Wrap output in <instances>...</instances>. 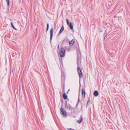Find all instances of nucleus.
I'll return each instance as SVG.
<instances>
[{
	"label": "nucleus",
	"mask_w": 130,
	"mask_h": 130,
	"mask_svg": "<svg viewBox=\"0 0 130 130\" xmlns=\"http://www.w3.org/2000/svg\"><path fill=\"white\" fill-rule=\"evenodd\" d=\"M60 113L61 115L64 117H67V113L66 111L62 108H61L60 109Z\"/></svg>",
	"instance_id": "nucleus-1"
},
{
	"label": "nucleus",
	"mask_w": 130,
	"mask_h": 130,
	"mask_svg": "<svg viewBox=\"0 0 130 130\" xmlns=\"http://www.w3.org/2000/svg\"><path fill=\"white\" fill-rule=\"evenodd\" d=\"M65 53V51L64 49L62 48L60 52V55L61 57H63L64 56Z\"/></svg>",
	"instance_id": "nucleus-2"
},
{
	"label": "nucleus",
	"mask_w": 130,
	"mask_h": 130,
	"mask_svg": "<svg viewBox=\"0 0 130 130\" xmlns=\"http://www.w3.org/2000/svg\"><path fill=\"white\" fill-rule=\"evenodd\" d=\"M77 71L79 74V78H80L83 76V73H82L81 70L78 67H77Z\"/></svg>",
	"instance_id": "nucleus-3"
},
{
	"label": "nucleus",
	"mask_w": 130,
	"mask_h": 130,
	"mask_svg": "<svg viewBox=\"0 0 130 130\" xmlns=\"http://www.w3.org/2000/svg\"><path fill=\"white\" fill-rule=\"evenodd\" d=\"M77 71L79 74V78H80L83 76V73H82L81 70L78 67H77Z\"/></svg>",
	"instance_id": "nucleus-4"
},
{
	"label": "nucleus",
	"mask_w": 130,
	"mask_h": 130,
	"mask_svg": "<svg viewBox=\"0 0 130 130\" xmlns=\"http://www.w3.org/2000/svg\"><path fill=\"white\" fill-rule=\"evenodd\" d=\"M50 40L51 41L53 36V28H52L50 30Z\"/></svg>",
	"instance_id": "nucleus-5"
},
{
	"label": "nucleus",
	"mask_w": 130,
	"mask_h": 130,
	"mask_svg": "<svg viewBox=\"0 0 130 130\" xmlns=\"http://www.w3.org/2000/svg\"><path fill=\"white\" fill-rule=\"evenodd\" d=\"M83 120V116L82 115L80 117L79 120L77 121V122L79 123H80Z\"/></svg>",
	"instance_id": "nucleus-6"
},
{
	"label": "nucleus",
	"mask_w": 130,
	"mask_h": 130,
	"mask_svg": "<svg viewBox=\"0 0 130 130\" xmlns=\"http://www.w3.org/2000/svg\"><path fill=\"white\" fill-rule=\"evenodd\" d=\"M85 90L83 89L82 90V96H83V97H85Z\"/></svg>",
	"instance_id": "nucleus-7"
},
{
	"label": "nucleus",
	"mask_w": 130,
	"mask_h": 130,
	"mask_svg": "<svg viewBox=\"0 0 130 130\" xmlns=\"http://www.w3.org/2000/svg\"><path fill=\"white\" fill-rule=\"evenodd\" d=\"M66 106L67 109H69L70 110L72 108L71 107V106L69 104H66Z\"/></svg>",
	"instance_id": "nucleus-8"
},
{
	"label": "nucleus",
	"mask_w": 130,
	"mask_h": 130,
	"mask_svg": "<svg viewBox=\"0 0 130 130\" xmlns=\"http://www.w3.org/2000/svg\"><path fill=\"white\" fill-rule=\"evenodd\" d=\"M70 29L72 30L73 29V26L72 23L71 22H70L69 24L68 25Z\"/></svg>",
	"instance_id": "nucleus-9"
},
{
	"label": "nucleus",
	"mask_w": 130,
	"mask_h": 130,
	"mask_svg": "<svg viewBox=\"0 0 130 130\" xmlns=\"http://www.w3.org/2000/svg\"><path fill=\"white\" fill-rule=\"evenodd\" d=\"M94 95L95 96H98L99 93L97 91H94L93 93Z\"/></svg>",
	"instance_id": "nucleus-10"
},
{
	"label": "nucleus",
	"mask_w": 130,
	"mask_h": 130,
	"mask_svg": "<svg viewBox=\"0 0 130 130\" xmlns=\"http://www.w3.org/2000/svg\"><path fill=\"white\" fill-rule=\"evenodd\" d=\"M74 43V41L73 40H72L69 42V44L70 46H71L73 45Z\"/></svg>",
	"instance_id": "nucleus-11"
},
{
	"label": "nucleus",
	"mask_w": 130,
	"mask_h": 130,
	"mask_svg": "<svg viewBox=\"0 0 130 130\" xmlns=\"http://www.w3.org/2000/svg\"><path fill=\"white\" fill-rule=\"evenodd\" d=\"M63 97L64 100L67 99L68 98L67 95L65 93H64L63 94Z\"/></svg>",
	"instance_id": "nucleus-12"
},
{
	"label": "nucleus",
	"mask_w": 130,
	"mask_h": 130,
	"mask_svg": "<svg viewBox=\"0 0 130 130\" xmlns=\"http://www.w3.org/2000/svg\"><path fill=\"white\" fill-rule=\"evenodd\" d=\"M64 29V28L63 26H62L61 27L59 31V33H61L62 32V31Z\"/></svg>",
	"instance_id": "nucleus-13"
},
{
	"label": "nucleus",
	"mask_w": 130,
	"mask_h": 130,
	"mask_svg": "<svg viewBox=\"0 0 130 130\" xmlns=\"http://www.w3.org/2000/svg\"><path fill=\"white\" fill-rule=\"evenodd\" d=\"M11 25L12 27L14 29L16 30V29L14 27L13 25V23L12 22H11Z\"/></svg>",
	"instance_id": "nucleus-14"
},
{
	"label": "nucleus",
	"mask_w": 130,
	"mask_h": 130,
	"mask_svg": "<svg viewBox=\"0 0 130 130\" xmlns=\"http://www.w3.org/2000/svg\"><path fill=\"white\" fill-rule=\"evenodd\" d=\"M6 1L7 2V6H8L9 5V3H10V1L9 0H6Z\"/></svg>",
	"instance_id": "nucleus-15"
},
{
	"label": "nucleus",
	"mask_w": 130,
	"mask_h": 130,
	"mask_svg": "<svg viewBox=\"0 0 130 130\" xmlns=\"http://www.w3.org/2000/svg\"><path fill=\"white\" fill-rule=\"evenodd\" d=\"M79 58H77V63L78 64V65H79Z\"/></svg>",
	"instance_id": "nucleus-16"
},
{
	"label": "nucleus",
	"mask_w": 130,
	"mask_h": 130,
	"mask_svg": "<svg viewBox=\"0 0 130 130\" xmlns=\"http://www.w3.org/2000/svg\"><path fill=\"white\" fill-rule=\"evenodd\" d=\"M49 28V24H47V28H46V31H47L48 29Z\"/></svg>",
	"instance_id": "nucleus-17"
},
{
	"label": "nucleus",
	"mask_w": 130,
	"mask_h": 130,
	"mask_svg": "<svg viewBox=\"0 0 130 130\" xmlns=\"http://www.w3.org/2000/svg\"><path fill=\"white\" fill-rule=\"evenodd\" d=\"M66 20L67 24L68 25H69V24L70 23L69 22L68 20V19H66Z\"/></svg>",
	"instance_id": "nucleus-18"
},
{
	"label": "nucleus",
	"mask_w": 130,
	"mask_h": 130,
	"mask_svg": "<svg viewBox=\"0 0 130 130\" xmlns=\"http://www.w3.org/2000/svg\"><path fill=\"white\" fill-rule=\"evenodd\" d=\"M79 98H78V102H77V103H79Z\"/></svg>",
	"instance_id": "nucleus-19"
},
{
	"label": "nucleus",
	"mask_w": 130,
	"mask_h": 130,
	"mask_svg": "<svg viewBox=\"0 0 130 130\" xmlns=\"http://www.w3.org/2000/svg\"><path fill=\"white\" fill-rule=\"evenodd\" d=\"M90 102V101H88L87 102V106L88 105V104H89V102Z\"/></svg>",
	"instance_id": "nucleus-20"
},
{
	"label": "nucleus",
	"mask_w": 130,
	"mask_h": 130,
	"mask_svg": "<svg viewBox=\"0 0 130 130\" xmlns=\"http://www.w3.org/2000/svg\"><path fill=\"white\" fill-rule=\"evenodd\" d=\"M68 130H72V129L71 128H69L68 129Z\"/></svg>",
	"instance_id": "nucleus-21"
},
{
	"label": "nucleus",
	"mask_w": 130,
	"mask_h": 130,
	"mask_svg": "<svg viewBox=\"0 0 130 130\" xmlns=\"http://www.w3.org/2000/svg\"><path fill=\"white\" fill-rule=\"evenodd\" d=\"M106 31H105V34H106Z\"/></svg>",
	"instance_id": "nucleus-22"
},
{
	"label": "nucleus",
	"mask_w": 130,
	"mask_h": 130,
	"mask_svg": "<svg viewBox=\"0 0 130 130\" xmlns=\"http://www.w3.org/2000/svg\"><path fill=\"white\" fill-rule=\"evenodd\" d=\"M59 45H58V49H59Z\"/></svg>",
	"instance_id": "nucleus-23"
},
{
	"label": "nucleus",
	"mask_w": 130,
	"mask_h": 130,
	"mask_svg": "<svg viewBox=\"0 0 130 130\" xmlns=\"http://www.w3.org/2000/svg\"><path fill=\"white\" fill-rule=\"evenodd\" d=\"M73 130H75L74 129H73Z\"/></svg>",
	"instance_id": "nucleus-24"
}]
</instances>
